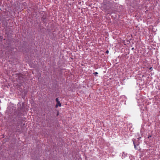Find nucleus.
Here are the masks:
<instances>
[{
	"instance_id": "obj_1",
	"label": "nucleus",
	"mask_w": 160,
	"mask_h": 160,
	"mask_svg": "<svg viewBox=\"0 0 160 160\" xmlns=\"http://www.w3.org/2000/svg\"><path fill=\"white\" fill-rule=\"evenodd\" d=\"M133 144L134 145V148L136 149H138V146L139 145V144H136V143H135V142L133 141Z\"/></svg>"
},
{
	"instance_id": "obj_2",
	"label": "nucleus",
	"mask_w": 160,
	"mask_h": 160,
	"mask_svg": "<svg viewBox=\"0 0 160 160\" xmlns=\"http://www.w3.org/2000/svg\"><path fill=\"white\" fill-rule=\"evenodd\" d=\"M61 104L60 101H58L57 103V104L56 105V107L58 108V106L61 107Z\"/></svg>"
},
{
	"instance_id": "obj_3",
	"label": "nucleus",
	"mask_w": 160,
	"mask_h": 160,
	"mask_svg": "<svg viewBox=\"0 0 160 160\" xmlns=\"http://www.w3.org/2000/svg\"><path fill=\"white\" fill-rule=\"evenodd\" d=\"M125 155L124 154V152H123L122 153V159H123L125 157Z\"/></svg>"
},
{
	"instance_id": "obj_4",
	"label": "nucleus",
	"mask_w": 160,
	"mask_h": 160,
	"mask_svg": "<svg viewBox=\"0 0 160 160\" xmlns=\"http://www.w3.org/2000/svg\"><path fill=\"white\" fill-rule=\"evenodd\" d=\"M56 101L57 102V103L58 102V101H59L58 99L57 98L56 99Z\"/></svg>"
},
{
	"instance_id": "obj_5",
	"label": "nucleus",
	"mask_w": 160,
	"mask_h": 160,
	"mask_svg": "<svg viewBox=\"0 0 160 160\" xmlns=\"http://www.w3.org/2000/svg\"><path fill=\"white\" fill-rule=\"evenodd\" d=\"M149 70L150 71H152V67H151L149 68Z\"/></svg>"
},
{
	"instance_id": "obj_6",
	"label": "nucleus",
	"mask_w": 160,
	"mask_h": 160,
	"mask_svg": "<svg viewBox=\"0 0 160 160\" xmlns=\"http://www.w3.org/2000/svg\"><path fill=\"white\" fill-rule=\"evenodd\" d=\"M106 53H107L108 54V52H109V51H108L107 50V51H106Z\"/></svg>"
},
{
	"instance_id": "obj_7",
	"label": "nucleus",
	"mask_w": 160,
	"mask_h": 160,
	"mask_svg": "<svg viewBox=\"0 0 160 160\" xmlns=\"http://www.w3.org/2000/svg\"><path fill=\"white\" fill-rule=\"evenodd\" d=\"M151 137V136L150 135V136H148V138H149L150 137Z\"/></svg>"
},
{
	"instance_id": "obj_8",
	"label": "nucleus",
	"mask_w": 160,
	"mask_h": 160,
	"mask_svg": "<svg viewBox=\"0 0 160 160\" xmlns=\"http://www.w3.org/2000/svg\"><path fill=\"white\" fill-rule=\"evenodd\" d=\"M94 74H98V73L97 72H94Z\"/></svg>"
}]
</instances>
